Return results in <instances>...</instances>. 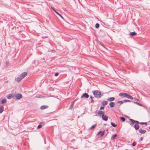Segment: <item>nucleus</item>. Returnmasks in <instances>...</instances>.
Listing matches in <instances>:
<instances>
[{"mask_svg": "<svg viewBox=\"0 0 150 150\" xmlns=\"http://www.w3.org/2000/svg\"><path fill=\"white\" fill-rule=\"evenodd\" d=\"M126 97H127V98H128L129 99H131L132 100L134 99L133 97H132V96H131L130 95H129L128 94H127Z\"/></svg>", "mask_w": 150, "mask_h": 150, "instance_id": "16", "label": "nucleus"}, {"mask_svg": "<svg viewBox=\"0 0 150 150\" xmlns=\"http://www.w3.org/2000/svg\"><path fill=\"white\" fill-rule=\"evenodd\" d=\"M101 132H102L101 131H100V132H98V134H100Z\"/></svg>", "mask_w": 150, "mask_h": 150, "instance_id": "40", "label": "nucleus"}, {"mask_svg": "<svg viewBox=\"0 0 150 150\" xmlns=\"http://www.w3.org/2000/svg\"><path fill=\"white\" fill-rule=\"evenodd\" d=\"M134 99L136 100V101H139V99H137V98H134Z\"/></svg>", "mask_w": 150, "mask_h": 150, "instance_id": "33", "label": "nucleus"}, {"mask_svg": "<svg viewBox=\"0 0 150 150\" xmlns=\"http://www.w3.org/2000/svg\"><path fill=\"white\" fill-rule=\"evenodd\" d=\"M140 140H141L142 141L143 140V138L142 137L141 138Z\"/></svg>", "mask_w": 150, "mask_h": 150, "instance_id": "44", "label": "nucleus"}, {"mask_svg": "<svg viewBox=\"0 0 150 150\" xmlns=\"http://www.w3.org/2000/svg\"><path fill=\"white\" fill-rule=\"evenodd\" d=\"M62 19H63V17L60 14L59 15Z\"/></svg>", "mask_w": 150, "mask_h": 150, "instance_id": "42", "label": "nucleus"}, {"mask_svg": "<svg viewBox=\"0 0 150 150\" xmlns=\"http://www.w3.org/2000/svg\"><path fill=\"white\" fill-rule=\"evenodd\" d=\"M127 94V93H121L119 94V96L121 97H126Z\"/></svg>", "mask_w": 150, "mask_h": 150, "instance_id": "8", "label": "nucleus"}, {"mask_svg": "<svg viewBox=\"0 0 150 150\" xmlns=\"http://www.w3.org/2000/svg\"><path fill=\"white\" fill-rule=\"evenodd\" d=\"M136 142H134L132 144V145L133 146H135L136 145Z\"/></svg>", "mask_w": 150, "mask_h": 150, "instance_id": "32", "label": "nucleus"}, {"mask_svg": "<svg viewBox=\"0 0 150 150\" xmlns=\"http://www.w3.org/2000/svg\"><path fill=\"white\" fill-rule=\"evenodd\" d=\"M134 103L137 104V105H139V106H142V104H140V103H137V102H134Z\"/></svg>", "mask_w": 150, "mask_h": 150, "instance_id": "24", "label": "nucleus"}, {"mask_svg": "<svg viewBox=\"0 0 150 150\" xmlns=\"http://www.w3.org/2000/svg\"><path fill=\"white\" fill-rule=\"evenodd\" d=\"M108 103V102L107 101H104L103 102L102 104V105L103 106H104L105 105H106Z\"/></svg>", "mask_w": 150, "mask_h": 150, "instance_id": "19", "label": "nucleus"}, {"mask_svg": "<svg viewBox=\"0 0 150 150\" xmlns=\"http://www.w3.org/2000/svg\"><path fill=\"white\" fill-rule=\"evenodd\" d=\"M139 132L141 134H143L146 132V131L145 130L142 129H140L139 130Z\"/></svg>", "mask_w": 150, "mask_h": 150, "instance_id": "10", "label": "nucleus"}, {"mask_svg": "<svg viewBox=\"0 0 150 150\" xmlns=\"http://www.w3.org/2000/svg\"><path fill=\"white\" fill-rule=\"evenodd\" d=\"M111 125H112L113 126V127H115L117 126V125H116L115 124L112 122H111Z\"/></svg>", "mask_w": 150, "mask_h": 150, "instance_id": "25", "label": "nucleus"}, {"mask_svg": "<svg viewBox=\"0 0 150 150\" xmlns=\"http://www.w3.org/2000/svg\"><path fill=\"white\" fill-rule=\"evenodd\" d=\"M135 124L138 125V124H139V122L135 120Z\"/></svg>", "mask_w": 150, "mask_h": 150, "instance_id": "31", "label": "nucleus"}, {"mask_svg": "<svg viewBox=\"0 0 150 150\" xmlns=\"http://www.w3.org/2000/svg\"><path fill=\"white\" fill-rule=\"evenodd\" d=\"M94 100H93L92 99H91V102H92V101H93Z\"/></svg>", "mask_w": 150, "mask_h": 150, "instance_id": "45", "label": "nucleus"}, {"mask_svg": "<svg viewBox=\"0 0 150 150\" xmlns=\"http://www.w3.org/2000/svg\"><path fill=\"white\" fill-rule=\"evenodd\" d=\"M48 107L49 106L47 105H43L40 107V109L41 110H43L47 109Z\"/></svg>", "mask_w": 150, "mask_h": 150, "instance_id": "3", "label": "nucleus"}, {"mask_svg": "<svg viewBox=\"0 0 150 150\" xmlns=\"http://www.w3.org/2000/svg\"><path fill=\"white\" fill-rule=\"evenodd\" d=\"M23 78L21 77V76L20 75L18 77L16 78L15 79L16 81L18 82H19Z\"/></svg>", "mask_w": 150, "mask_h": 150, "instance_id": "6", "label": "nucleus"}, {"mask_svg": "<svg viewBox=\"0 0 150 150\" xmlns=\"http://www.w3.org/2000/svg\"><path fill=\"white\" fill-rule=\"evenodd\" d=\"M137 33L135 32H132L130 33V35L131 36L135 35Z\"/></svg>", "mask_w": 150, "mask_h": 150, "instance_id": "20", "label": "nucleus"}, {"mask_svg": "<svg viewBox=\"0 0 150 150\" xmlns=\"http://www.w3.org/2000/svg\"><path fill=\"white\" fill-rule=\"evenodd\" d=\"M59 73H56L54 74V76H57L58 75Z\"/></svg>", "mask_w": 150, "mask_h": 150, "instance_id": "34", "label": "nucleus"}, {"mask_svg": "<svg viewBox=\"0 0 150 150\" xmlns=\"http://www.w3.org/2000/svg\"><path fill=\"white\" fill-rule=\"evenodd\" d=\"M90 98L91 99H93V97L92 96H91Z\"/></svg>", "mask_w": 150, "mask_h": 150, "instance_id": "43", "label": "nucleus"}, {"mask_svg": "<svg viewBox=\"0 0 150 150\" xmlns=\"http://www.w3.org/2000/svg\"><path fill=\"white\" fill-rule=\"evenodd\" d=\"M77 99H76L74 101H72L69 107V109H72L74 104V101L76 100Z\"/></svg>", "mask_w": 150, "mask_h": 150, "instance_id": "14", "label": "nucleus"}, {"mask_svg": "<svg viewBox=\"0 0 150 150\" xmlns=\"http://www.w3.org/2000/svg\"><path fill=\"white\" fill-rule=\"evenodd\" d=\"M144 125H147V124L146 122H144Z\"/></svg>", "mask_w": 150, "mask_h": 150, "instance_id": "41", "label": "nucleus"}, {"mask_svg": "<svg viewBox=\"0 0 150 150\" xmlns=\"http://www.w3.org/2000/svg\"><path fill=\"white\" fill-rule=\"evenodd\" d=\"M139 124H141V125H144V122H139Z\"/></svg>", "mask_w": 150, "mask_h": 150, "instance_id": "39", "label": "nucleus"}, {"mask_svg": "<svg viewBox=\"0 0 150 150\" xmlns=\"http://www.w3.org/2000/svg\"><path fill=\"white\" fill-rule=\"evenodd\" d=\"M42 127V125H39L37 127V129H40V128H41Z\"/></svg>", "mask_w": 150, "mask_h": 150, "instance_id": "27", "label": "nucleus"}, {"mask_svg": "<svg viewBox=\"0 0 150 150\" xmlns=\"http://www.w3.org/2000/svg\"><path fill=\"white\" fill-rule=\"evenodd\" d=\"M130 101L129 100H123V102L124 103H126L127 102H130Z\"/></svg>", "mask_w": 150, "mask_h": 150, "instance_id": "26", "label": "nucleus"}, {"mask_svg": "<svg viewBox=\"0 0 150 150\" xmlns=\"http://www.w3.org/2000/svg\"><path fill=\"white\" fill-rule=\"evenodd\" d=\"M117 134H114V135L112 136L111 137V138L113 139L117 137Z\"/></svg>", "mask_w": 150, "mask_h": 150, "instance_id": "21", "label": "nucleus"}, {"mask_svg": "<svg viewBox=\"0 0 150 150\" xmlns=\"http://www.w3.org/2000/svg\"><path fill=\"white\" fill-rule=\"evenodd\" d=\"M115 100V98L114 97H110L107 99V100L110 101H112L114 100Z\"/></svg>", "mask_w": 150, "mask_h": 150, "instance_id": "12", "label": "nucleus"}, {"mask_svg": "<svg viewBox=\"0 0 150 150\" xmlns=\"http://www.w3.org/2000/svg\"><path fill=\"white\" fill-rule=\"evenodd\" d=\"M120 118L122 122H124L125 121V119L124 117H121Z\"/></svg>", "mask_w": 150, "mask_h": 150, "instance_id": "22", "label": "nucleus"}, {"mask_svg": "<svg viewBox=\"0 0 150 150\" xmlns=\"http://www.w3.org/2000/svg\"><path fill=\"white\" fill-rule=\"evenodd\" d=\"M4 107L3 105L0 106V113H1L4 111Z\"/></svg>", "mask_w": 150, "mask_h": 150, "instance_id": "13", "label": "nucleus"}, {"mask_svg": "<svg viewBox=\"0 0 150 150\" xmlns=\"http://www.w3.org/2000/svg\"><path fill=\"white\" fill-rule=\"evenodd\" d=\"M117 103H119L120 104H122L123 103H124L123 100V101H120V100Z\"/></svg>", "mask_w": 150, "mask_h": 150, "instance_id": "28", "label": "nucleus"}, {"mask_svg": "<svg viewBox=\"0 0 150 150\" xmlns=\"http://www.w3.org/2000/svg\"><path fill=\"white\" fill-rule=\"evenodd\" d=\"M99 25L98 23H96L95 25L96 28H98L99 27Z\"/></svg>", "mask_w": 150, "mask_h": 150, "instance_id": "29", "label": "nucleus"}, {"mask_svg": "<svg viewBox=\"0 0 150 150\" xmlns=\"http://www.w3.org/2000/svg\"><path fill=\"white\" fill-rule=\"evenodd\" d=\"M54 11L59 15L60 14L57 12L56 11H55L54 9H53Z\"/></svg>", "mask_w": 150, "mask_h": 150, "instance_id": "36", "label": "nucleus"}, {"mask_svg": "<svg viewBox=\"0 0 150 150\" xmlns=\"http://www.w3.org/2000/svg\"><path fill=\"white\" fill-rule=\"evenodd\" d=\"M16 99H19L22 97V96L20 94H17L16 95Z\"/></svg>", "mask_w": 150, "mask_h": 150, "instance_id": "5", "label": "nucleus"}, {"mask_svg": "<svg viewBox=\"0 0 150 150\" xmlns=\"http://www.w3.org/2000/svg\"><path fill=\"white\" fill-rule=\"evenodd\" d=\"M44 97V96H42L41 95H40L38 97L39 98H42Z\"/></svg>", "mask_w": 150, "mask_h": 150, "instance_id": "38", "label": "nucleus"}, {"mask_svg": "<svg viewBox=\"0 0 150 150\" xmlns=\"http://www.w3.org/2000/svg\"><path fill=\"white\" fill-rule=\"evenodd\" d=\"M93 94L95 96L96 98H100L101 96V93L99 91L96 90L93 92Z\"/></svg>", "mask_w": 150, "mask_h": 150, "instance_id": "1", "label": "nucleus"}, {"mask_svg": "<svg viewBox=\"0 0 150 150\" xmlns=\"http://www.w3.org/2000/svg\"><path fill=\"white\" fill-rule=\"evenodd\" d=\"M129 120L130 121V125L132 126L135 123V120L131 119H129Z\"/></svg>", "mask_w": 150, "mask_h": 150, "instance_id": "7", "label": "nucleus"}, {"mask_svg": "<svg viewBox=\"0 0 150 150\" xmlns=\"http://www.w3.org/2000/svg\"><path fill=\"white\" fill-rule=\"evenodd\" d=\"M104 106H101L100 108V110H103L104 109Z\"/></svg>", "mask_w": 150, "mask_h": 150, "instance_id": "37", "label": "nucleus"}, {"mask_svg": "<svg viewBox=\"0 0 150 150\" xmlns=\"http://www.w3.org/2000/svg\"><path fill=\"white\" fill-rule=\"evenodd\" d=\"M102 119L103 120L105 121H107L108 119V117L106 115H103V116L102 117Z\"/></svg>", "mask_w": 150, "mask_h": 150, "instance_id": "11", "label": "nucleus"}, {"mask_svg": "<svg viewBox=\"0 0 150 150\" xmlns=\"http://www.w3.org/2000/svg\"><path fill=\"white\" fill-rule=\"evenodd\" d=\"M6 102V99H3L2 100L1 103L2 104L5 103Z\"/></svg>", "mask_w": 150, "mask_h": 150, "instance_id": "23", "label": "nucleus"}, {"mask_svg": "<svg viewBox=\"0 0 150 150\" xmlns=\"http://www.w3.org/2000/svg\"><path fill=\"white\" fill-rule=\"evenodd\" d=\"M102 46H103L105 48H106L105 47H104V46L103 45H102Z\"/></svg>", "mask_w": 150, "mask_h": 150, "instance_id": "46", "label": "nucleus"}, {"mask_svg": "<svg viewBox=\"0 0 150 150\" xmlns=\"http://www.w3.org/2000/svg\"><path fill=\"white\" fill-rule=\"evenodd\" d=\"M13 97V94H9L8 96H7V98L8 99H11Z\"/></svg>", "mask_w": 150, "mask_h": 150, "instance_id": "15", "label": "nucleus"}, {"mask_svg": "<svg viewBox=\"0 0 150 150\" xmlns=\"http://www.w3.org/2000/svg\"><path fill=\"white\" fill-rule=\"evenodd\" d=\"M27 73L25 72L22 73L20 75L21 76V77L23 79L27 75Z\"/></svg>", "mask_w": 150, "mask_h": 150, "instance_id": "9", "label": "nucleus"}, {"mask_svg": "<svg viewBox=\"0 0 150 150\" xmlns=\"http://www.w3.org/2000/svg\"><path fill=\"white\" fill-rule=\"evenodd\" d=\"M96 126V125L95 124L94 125H93V126H92L91 128V129H93V128H94Z\"/></svg>", "mask_w": 150, "mask_h": 150, "instance_id": "30", "label": "nucleus"}, {"mask_svg": "<svg viewBox=\"0 0 150 150\" xmlns=\"http://www.w3.org/2000/svg\"><path fill=\"white\" fill-rule=\"evenodd\" d=\"M149 129H150V127H149Z\"/></svg>", "mask_w": 150, "mask_h": 150, "instance_id": "47", "label": "nucleus"}, {"mask_svg": "<svg viewBox=\"0 0 150 150\" xmlns=\"http://www.w3.org/2000/svg\"><path fill=\"white\" fill-rule=\"evenodd\" d=\"M104 132H103L101 133V135H100V136H101V137H102V136H103L104 135Z\"/></svg>", "mask_w": 150, "mask_h": 150, "instance_id": "35", "label": "nucleus"}, {"mask_svg": "<svg viewBox=\"0 0 150 150\" xmlns=\"http://www.w3.org/2000/svg\"><path fill=\"white\" fill-rule=\"evenodd\" d=\"M89 95L87 93H84L81 96V98H87L89 97Z\"/></svg>", "mask_w": 150, "mask_h": 150, "instance_id": "4", "label": "nucleus"}, {"mask_svg": "<svg viewBox=\"0 0 150 150\" xmlns=\"http://www.w3.org/2000/svg\"><path fill=\"white\" fill-rule=\"evenodd\" d=\"M114 105L115 103L114 102H111L110 103L109 105L110 107L112 108L114 106Z\"/></svg>", "mask_w": 150, "mask_h": 150, "instance_id": "18", "label": "nucleus"}, {"mask_svg": "<svg viewBox=\"0 0 150 150\" xmlns=\"http://www.w3.org/2000/svg\"><path fill=\"white\" fill-rule=\"evenodd\" d=\"M95 113H98V116L100 117H102L104 115V112L101 110H99L98 111V110H97L96 111Z\"/></svg>", "mask_w": 150, "mask_h": 150, "instance_id": "2", "label": "nucleus"}, {"mask_svg": "<svg viewBox=\"0 0 150 150\" xmlns=\"http://www.w3.org/2000/svg\"><path fill=\"white\" fill-rule=\"evenodd\" d=\"M134 127L137 130L139 129V126L138 125L135 124L134 125Z\"/></svg>", "mask_w": 150, "mask_h": 150, "instance_id": "17", "label": "nucleus"}]
</instances>
